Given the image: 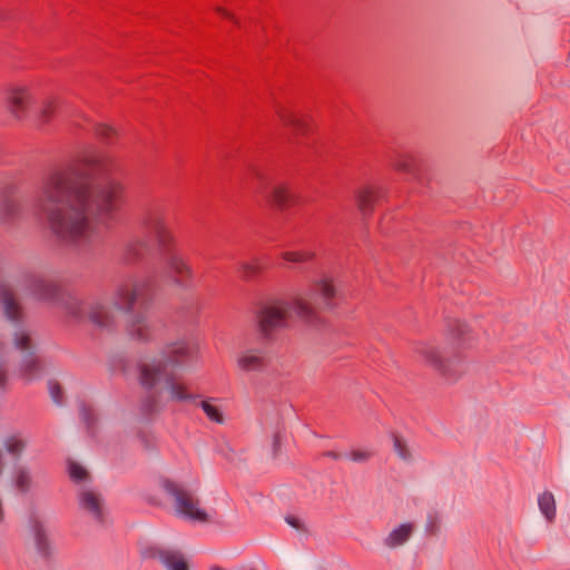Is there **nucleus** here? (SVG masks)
<instances>
[{
	"label": "nucleus",
	"mask_w": 570,
	"mask_h": 570,
	"mask_svg": "<svg viewBox=\"0 0 570 570\" xmlns=\"http://www.w3.org/2000/svg\"><path fill=\"white\" fill-rule=\"evenodd\" d=\"M30 291L38 299L50 301L57 294V285L50 279L36 277L30 282Z\"/></svg>",
	"instance_id": "15"
},
{
	"label": "nucleus",
	"mask_w": 570,
	"mask_h": 570,
	"mask_svg": "<svg viewBox=\"0 0 570 570\" xmlns=\"http://www.w3.org/2000/svg\"><path fill=\"white\" fill-rule=\"evenodd\" d=\"M148 247L141 239H134L126 244L125 255L128 262H136L142 257V252Z\"/></svg>",
	"instance_id": "27"
},
{
	"label": "nucleus",
	"mask_w": 570,
	"mask_h": 570,
	"mask_svg": "<svg viewBox=\"0 0 570 570\" xmlns=\"http://www.w3.org/2000/svg\"><path fill=\"white\" fill-rule=\"evenodd\" d=\"M158 558L167 570H188L186 561L176 551L159 550Z\"/></svg>",
	"instance_id": "20"
},
{
	"label": "nucleus",
	"mask_w": 570,
	"mask_h": 570,
	"mask_svg": "<svg viewBox=\"0 0 570 570\" xmlns=\"http://www.w3.org/2000/svg\"><path fill=\"white\" fill-rule=\"evenodd\" d=\"M9 345L0 337V390L4 391L9 381L8 376V361H9Z\"/></svg>",
	"instance_id": "22"
},
{
	"label": "nucleus",
	"mask_w": 570,
	"mask_h": 570,
	"mask_svg": "<svg viewBox=\"0 0 570 570\" xmlns=\"http://www.w3.org/2000/svg\"><path fill=\"white\" fill-rule=\"evenodd\" d=\"M40 476L41 471L37 465L20 462L11 471L10 484L17 494L27 495L37 488Z\"/></svg>",
	"instance_id": "11"
},
{
	"label": "nucleus",
	"mask_w": 570,
	"mask_h": 570,
	"mask_svg": "<svg viewBox=\"0 0 570 570\" xmlns=\"http://www.w3.org/2000/svg\"><path fill=\"white\" fill-rule=\"evenodd\" d=\"M18 202L11 197H3L0 200V218L7 220L18 213Z\"/></svg>",
	"instance_id": "30"
},
{
	"label": "nucleus",
	"mask_w": 570,
	"mask_h": 570,
	"mask_svg": "<svg viewBox=\"0 0 570 570\" xmlns=\"http://www.w3.org/2000/svg\"><path fill=\"white\" fill-rule=\"evenodd\" d=\"M415 159L410 154H402L399 155L397 158L394 161V167L397 170L404 171V173H412L414 168Z\"/></svg>",
	"instance_id": "32"
},
{
	"label": "nucleus",
	"mask_w": 570,
	"mask_h": 570,
	"mask_svg": "<svg viewBox=\"0 0 570 570\" xmlns=\"http://www.w3.org/2000/svg\"><path fill=\"white\" fill-rule=\"evenodd\" d=\"M239 269L244 279L249 281L254 278L262 269L261 264L257 261L243 262L239 264Z\"/></svg>",
	"instance_id": "33"
},
{
	"label": "nucleus",
	"mask_w": 570,
	"mask_h": 570,
	"mask_svg": "<svg viewBox=\"0 0 570 570\" xmlns=\"http://www.w3.org/2000/svg\"><path fill=\"white\" fill-rule=\"evenodd\" d=\"M294 198L291 188L285 183H277L271 187L269 199L278 208L285 207Z\"/></svg>",
	"instance_id": "18"
},
{
	"label": "nucleus",
	"mask_w": 570,
	"mask_h": 570,
	"mask_svg": "<svg viewBox=\"0 0 570 570\" xmlns=\"http://www.w3.org/2000/svg\"><path fill=\"white\" fill-rule=\"evenodd\" d=\"M110 165L94 158L85 180L71 171H52L43 178L37 208L51 232L63 240L88 239L98 225L111 223L122 202V185L109 178Z\"/></svg>",
	"instance_id": "1"
},
{
	"label": "nucleus",
	"mask_w": 570,
	"mask_h": 570,
	"mask_svg": "<svg viewBox=\"0 0 570 570\" xmlns=\"http://www.w3.org/2000/svg\"><path fill=\"white\" fill-rule=\"evenodd\" d=\"M210 570H223V569L218 568V567H215V568H212Z\"/></svg>",
	"instance_id": "41"
},
{
	"label": "nucleus",
	"mask_w": 570,
	"mask_h": 570,
	"mask_svg": "<svg viewBox=\"0 0 570 570\" xmlns=\"http://www.w3.org/2000/svg\"><path fill=\"white\" fill-rule=\"evenodd\" d=\"M412 534V525L409 523L401 524L393 529L384 539V544L390 549L403 546Z\"/></svg>",
	"instance_id": "17"
},
{
	"label": "nucleus",
	"mask_w": 570,
	"mask_h": 570,
	"mask_svg": "<svg viewBox=\"0 0 570 570\" xmlns=\"http://www.w3.org/2000/svg\"><path fill=\"white\" fill-rule=\"evenodd\" d=\"M278 443H279V436H278V435H275V438H274V449H275V450L277 449Z\"/></svg>",
	"instance_id": "40"
},
{
	"label": "nucleus",
	"mask_w": 570,
	"mask_h": 570,
	"mask_svg": "<svg viewBox=\"0 0 570 570\" xmlns=\"http://www.w3.org/2000/svg\"><path fill=\"white\" fill-rule=\"evenodd\" d=\"M315 254L312 250H287L282 253V258L286 262L294 264H302L314 258Z\"/></svg>",
	"instance_id": "29"
},
{
	"label": "nucleus",
	"mask_w": 570,
	"mask_h": 570,
	"mask_svg": "<svg viewBox=\"0 0 570 570\" xmlns=\"http://www.w3.org/2000/svg\"><path fill=\"white\" fill-rule=\"evenodd\" d=\"M149 283L138 279L120 285L111 302L101 298H81L70 295L66 298L63 307L67 313L79 321L88 320L96 327L109 330L114 326L117 311L127 314L126 331L128 336L137 342H147L153 336V326L142 313H134L137 303L146 298Z\"/></svg>",
	"instance_id": "2"
},
{
	"label": "nucleus",
	"mask_w": 570,
	"mask_h": 570,
	"mask_svg": "<svg viewBox=\"0 0 570 570\" xmlns=\"http://www.w3.org/2000/svg\"><path fill=\"white\" fill-rule=\"evenodd\" d=\"M48 390H49V394L51 396L52 402L57 405H61L62 404V390L59 386V384L57 382L49 381Z\"/></svg>",
	"instance_id": "34"
},
{
	"label": "nucleus",
	"mask_w": 570,
	"mask_h": 570,
	"mask_svg": "<svg viewBox=\"0 0 570 570\" xmlns=\"http://www.w3.org/2000/svg\"><path fill=\"white\" fill-rule=\"evenodd\" d=\"M213 401L214 399L204 400L200 402L199 405L210 421L223 425L226 422L225 415L222 409L218 405H216Z\"/></svg>",
	"instance_id": "25"
},
{
	"label": "nucleus",
	"mask_w": 570,
	"mask_h": 570,
	"mask_svg": "<svg viewBox=\"0 0 570 570\" xmlns=\"http://www.w3.org/2000/svg\"><path fill=\"white\" fill-rule=\"evenodd\" d=\"M285 521L288 525H291L292 528H294L298 531L303 529V523H302L301 519L296 515H287L285 518Z\"/></svg>",
	"instance_id": "37"
},
{
	"label": "nucleus",
	"mask_w": 570,
	"mask_h": 570,
	"mask_svg": "<svg viewBox=\"0 0 570 570\" xmlns=\"http://www.w3.org/2000/svg\"><path fill=\"white\" fill-rule=\"evenodd\" d=\"M12 345L21 353L20 376L27 383L39 380L42 375V364L36 355V343L31 332L24 327L17 328L12 334Z\"/></svg>",
	"instance_id": "7"
},
{
	"label": "nucleus",
	"mask_w": 570,
	"mask_h": 570,
	"mask_svg": "<svg viewBox=\"0 0 570 570\" xmlns=\"http://www.w3.org/2000/svg\"><path fill=\"white\" fill-rule=\"evenodd\" d=\"M80 511L97 524H105L108 520V508L98 491L91 488H81L77 495Z\"/></svg>",
	"instance_id": "9"
},
{
	"label": "nucleus",
	"mask_w": 570,
	"mask_h": 570,
	"mask_svg": "<svg viewBox=\"0 0 570 570\" xmlns=\"http://www.w3.org/2000/svg\"><path fill=\"white\" fill-rule=\"evenodd\" d=\"M393 449L401 460L405 462H411L413 460L409 445L401 436L393 435Z\"/></svg>",
	"instance_id": "31"
},
{
	"label": "nucleus",
	"mask_w": 570,
	"mask_h": 570,
	"mask_svg": "<svg viewBox=\"0 0 570 570\" xmlns=\"http://www.w3.org/2000/svg\"><path fill=\"white\" fill-rule=\"evenodd\" d=\"M68 473L70 479L78 484H86L91 480L90 473L86 466L77 461L68 462Z\"/></svg>",
	"instance_id": "23"
},
{
	"label": "nucleus",
	"mask_w": 570,
	"mask_h": 570,
	"mask_svg": "<svg viewBox=\"0 0 570 570\" xmlns=\"http://www.w3.org/2000/svg\"><path fill=\"white\" fill-rule=\"evenodd\" d=\"M142 224L154 242L164 276L173 287L188 289L194 278V271L179 250L176 237L165 218L158 214H149L144 218Z\"/></svg>",
	"instance_id": "4"
},
{
	"label": "nucleus",
	"mask_w": 570,
	"mask_h": 570,
	"mask_svg": "<svg viewBox=\"0 0 570 570\" xmlns=\"http://www.w3.org/2000/svg\"><path fill=\"white\" fill-rule=\"evenodd\" d=\"M0 305H1L2 311L8 320L13 321V322H17L20 320V316H21L20 305H19L17 298L13 296V294L7 288L0 289Z\"/></svg>",
	"instance_id": "16"
},
{
	"label": "nucleus",
	"mask_w": 570,
	"mask_h": 570,
	"mask_svg": "<svg viewBox=\"0 0 570 570\" xmlns=\"http://www.w3.org/2000/svg\"><path fill=\"white\" fill-rule=\"evenodd\" d=\"M417 352L428 364L436 368L442 374L445 375L450 372V362H445L442 358L440 351L436 347L424 344L419 347Z\"/></svg>",
	"instance_id": "14"
},
{
	"label": "nucleus",
	"mask_w": 570,
	"mask_h": 570,
	"mask_svg": "<svg viewBox=\"0 0 570 570\" xmlns=\"http://www.w3.org/2000/svg\"><path fill=\"white\" fill-rule=\"evenodd\" d=\"M28 441L21 434H11L2 440V446L14 459H19L26 450Z\"/></svg>",
	"instance_id": "19"
},
{
	"label": "nucleus",
	"mask_w": 570,
	"mask_h": 570,
	"mask_svg": "<svg viewBox=\"0 0 570 570\" xmlns=\"http://www.w3.org/2000/svg\"><path fill=\"white\" fill-rule=\"evenodd\" d=\"M358 209L367 215L372 212L374 205V194L368 188L360 189L356 194Z\"/></svg>",
	"instance_id": "28"
},
{
	"label": "nucleus",
	"mask_w": 570,
	"mask_h": 570,
	"mask_svg": "<svg viewBox=\"0 0 570 570\" xmlns=\"http://www.w3.org/2000/svg\"><path fill=\"white\" fill-rule=\"evenodd\" d=\"M234 363L240 373H261L267 367V353L259 346H246L235 354Z\"/></svg>",
	"instance_id": "12"
},
{
	"label": "nucleus",
	"mask_w": 570,
	"mask_h": 570,
	"mask_svg": "<svg viewBox=\"0 0 570 570\" xmlns=\"http://www.w3.org/2000/svg\"><path fill=\"white\" fill-rule=\"evenodd\" d=\"M26 546L39 560L49 561L55 556L47 522L38 512H31L26 521Z\"/></svg>",
	"instance_id": "8"
},
{
	"label": "nucleus",
	"mask_w": 570,
	"mask_h": 570,
	"mask_svg": "<svg viewBox=\"0 0 570 570\" xmlns=\"http://www.w3.org/2000/svg\"><path fill=\"white\" fill-rule=\"evenodd\" d=\"M220 14H223L224 17L226 18H229L230 20H233L235 23H238V20L230 13L228 12L227 10H225L224 8H220L218 7L216 9Z\"/></svg>",
	"instance_id": "38"
},
{
	"label": "nucleus",
	"mask_w": 570,
	"mask_h": 570,
	"mask_svg": "<svg viewBox=\"0 0 570 570\" xmlns=\"http://www.w3.org/2000/svg\"><path fill=\"white\" fill-rule=\"evenodd\" d=\"M538 505L541 513L546 517L548 521H552L556 518V499L554 495L546 491L541 493L538 498Z\"/></svg>",
	"instance_id": "21"
},
{
	"label": "nucleus",
	"mask_w": 570,
	"mask_h": 570,
	"mask_svg": "<svg viewBox=\"0 0 570 570\" xmlns=\"http://www.w3.org/2000/svg\"><path fill=\"white\" fill-rule=\"evenodd\" d=\"M195 353L196 347L190 341L179 338L168 342L157 354L140 361V384L148 390L159 387L146 404L148 412L154 413L164 409V393L167 394V400L171 402H189L195 400V395L175 376L176 370L185 368L189 365Z\"/></svg>",
	"instance_id": "3"
},
{
	"label": "nucleus",
	"mask_w": 570,
	"mask_h": 570,
	"mask_svg": "<svg viewBox=\"0 0 570 570\" xmlns=\"http://www.w3.org/2000/svg\"><path fill=\"white\" fill-rule=\"evenodd\" d=\"M161 487L173 498V507L177 515L191 522L206 523L212 521L209 513L200 507L198 498L183 484L164 479Z\"/></svg>",
	"instance_id": "6"
},
{
	"label": "nucleus",
	"mask_w": 570,
	"mask_h": 570,
	"mask_svg": "<svg viewBox=\"0 0 570 570\" xmlns=\"http://www.w3.org/2000/svg\"><path fill=\"white\" fill-rule=\"evenodd\" d=\"M59 106V101L57 98H46L39 108V125L43 126L49 122L51 116L55 114Z\"/></svg>",
	"instance_id": "26"
},
{
	"label": "nucleus",
	"mask_w": 570,
	"mask_h": 570,
	"mask_svg": "<svg viewBox=\"0 0 570 570\" xmlns=\"http://www.w3.org/2000/svg\"><path fill=\"white\" fill-rule=\"evenodd\" d=\"M338 295V289L331 277H322L313 283L312 288L305 294H298L295 297H306L314 307V314L317 307L330 309L334 306V299Z\"/></svg>",
	"instance_id": "10"
},
{
	"label": "nucleus",
	"mask_w": 570,
	"mask_h": 570,
	"mask_svg": "<svg viewBox=\"0 0 570 570\" xmlns=\"http://www.w3.org/2000/svg\"><path fill=\"white\" fill-rule=\"evenodd\" d=\"M296 316L309 322L314 318V307L306 297H293L263 306L257 314L259 332L269 337L274 332L287 326L288 318Z\"/></svg>",
	"instance_id": "5"
},
{
	"label": "nucleus",
	"mask_w": 570,
	"mask_h": 570,
	"mask_svg": "<svg viewBox=\"0 0 570 570\" xmlns=\"http://www.w3.org/2000/svg\"><path fill=\"white\" fill-rule=\"evenodd\" d=\"M96 132L101 139L108 140L116 135V129L107 124H99L96 126Z\"/></svg>",
	"instance_id": "35"
},
{
	"label": "nucleus",
	"mask_w": 570,
	"mask_h": 570,
	"mask_svg": "<svg viewBox=\"0 0 570 570\" xmlns=\"http://www.w3.org/2000/svg\"><path fill=\"white\" fill-rule=\"evenodd\" d=\"M32 99V92L28 87L12 86L6 95L7 110L14 119L21 120L26 117Z\"/></svg>",
	"instance_id": "13"
},
{
	"label": "nucleus",
	"mask_w": 570,
	"mask_h": 570,
	"mask_svg": "<svg viewBox=\"0 0 570 570\" xmlns=\"http://www.w3.org/2000/svg\"><path fill=\"white\" fill-rule=\"evenodd\" d=\"M371 452L366 450H353L347 458L353 462L364 463L371 458Z\"/></svg>",
	"instance_id": "36"
},
{
	"label": "nucleus",
	"mask_w": 570,
	"mask_h": 570,
	"mask_svg": "<svg viewBox=\"0 0 570 570\" xmlns=\"http://www.w3.org/2000/svg\"><path fill=\"white\" fill-rule=\"evenodd\" d=\"M325 455H326L327 458H331V459H334V460H337V459H340V458H341V454H338V453H336V452H333V451H328V452H326V453H325Z\"/></svg>",
	"instance_id": "39"
},
{
	"label": "nucleus",
	"mask_w": 570,
	"mask_h": 570,
	"mask_svg": "<svg viewBox=\"0 0 570 570\" xmlns=\"http://www.w3.org/2000/svg\"><path fill=\"white\" fill-rule=\"evenodd\" d=\"M277 114L284 126L292 128L297 134L305 131V121L297 117L294 112L285 109H279Z\"/></svg>",
	"instance_id": "24"
}]
</instances>
